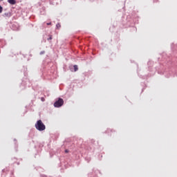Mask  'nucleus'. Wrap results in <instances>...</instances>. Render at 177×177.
Wrapping results in <instances>:
<instances>
[{"label":"nucleus","mask_w":177,"mask_h":177,"mask_svg":"<svg viewBox=\"0 0 177 177\" xmlns=\"http://www.w3.org/2000/svg\"><path fill=\"white\" fill-rule=\"evenodd\" d=\"M65 153H68V149H66Z\"/></svg>","instance_id":"obj_8"},{"label":"nucleus","mask_w":177,"mask_h":177,"mask_svg":"<svg viewBox=\"0 0 177 177\" xmlns=\"http://www.w3.org/2000/svg\"><path fill=\"white\" fill-rule=\"evenodd\" d=\"M74 70H75V71H78V66H77V65H74Z\"/></svg>","instance_id":"obj_4"},{"label":"nucleus","mask_w":177,"mask_h":177,"mask_svg":"<svg viewBox=\"0 0 177 177\" xmlns=\"http://www.w3.org/2000/svg\"><path fill=\"white\" fill-rule=\"evenodd\" d=\"M48 39H52V35H50Z\"/></svg>","instance_id":"obj_9"},{"label":"nucleus","mask_w":177,"mask_h":177,"mask_svg":"<svg viewBox=\"0 0 177 177\" xmlns=\"http://www.w3.org/2000/svg\"><path fill=\"white\" fill-rule=\"evenodd\" d=\"M3 10V8H2V6H0V13Z\"/></svg>","instance_id":"obj_6"},{"label":"nucleus","mask_w":177,"mask_h":177,"mask_svg":"<svg viewBox=\"0 0 177 177\" xmlns=\"http://www.w3.org/2000/svg\"><path fill=\"white\" fill-rule=\"evenodd\" d=\"M63 104H64V101L63 99L59 98V100L54 103V107H62Z\"/></svg>","instance_id":"obj_2"},{"label":"nucleus","mask_w":177,"mask_h":177,"mask_svg":"<svg viewBox=\"0 0 177 177\" xmlns=\"http://www.w3.org/2000/svg\"><path fill=\"white\" fill-rule=\"evenodd\" d=\"M56 27H57V28H60V27H61L60 24H57L56 25Z\"/></svg>","instance_id":"obj_5"},{"label":"nucleus","mask_w":177,"mask_h":177,"mask_svg":"<svg viewBox=\"0 0 177 177\" xmlns=\"http://www.w3.org/2000/svg\"><path fill=\"white\" fill-rule=\"evenodd\" d=\"M41 102H45V98L41 97Z\"/></svg>","instance_id":"obj_7"},{"label":"nucleus","mask_w":177,"mask_h":177,"mask_svg":"<svg viewBox=\"0 0 177 177\" xmlns=\"http://www.w3.org/2000/svg\"><path fill=\"white\" fill-rule=\"evenodd\" d=\"M8 3H10V5H15L16 0H8Z\"/></svg>","instance_id":"obj_3"},{"label":"nucleus","mask_w":177,"mask_h":177,"mask_svg":"<svg viewBox=\"0 0 177 177\" xmlns=\"http://www.w3.org/2000/svg\"><path fill=\"white\" fill-rule=\"evenodd\" d=\"M47 25H48V26H50V23H48Z\"/></svg>","instance_id":"obj_10"},{"label":"nucleus","mask_w":177,"mask_h":177,"mask_svg":"<svg viewBox=\"0 0 177 177\" xmlns=\"http://www.w3.org/2000/svg\"><path fill=\"white\" fill-rule=\"evenodd\" d=\"M35 128L37 129V131H45L46 127L45 124L42 122V120H39L35 124Z\"/></svg>","instance_id":"obj_1"}]
</instances>
